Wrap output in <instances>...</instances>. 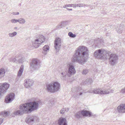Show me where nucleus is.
Listing matches in <instances>:
<instances>
[{
    "label": "nucleus",
    "mask_w": 125,
    "mask_h": 125,
    "mask_svg": "<svg viewBox=\"0 0 125 125\" xmlns=\"http://www.w3.org/2000/svg\"><path fill=\"white\" fill-rule=\"evenodd\" d=\"M89 55V51L85 46H79L75 50L72 59L73 62H76L83 65L86 62V59Z\"/></svg>",
    "instance_id": "1"
},
{
    "label": "nucleus",
    "mask_w": 125,
    "mask_h": 125,
    "mask_svg": "<svg viewBox=\"0 0 125 125\" xmlns=\"http://www.w3.org/2000/svg\"><path fill=\"white\" fill-rule=\"evenodd\" d=\"M47 90L52 93H54L58 91L60 88V84L57 82H51L46 85Z\"/></svg>",
    "instance_id": "2"
},
{
    "label": "nucleus",
    "mask_w": 125,
    "mask_h": 125,
    "mask_svg": "<svg viewBox=\"0 0 125 125\" xmlns=\"http://www.w3.org/2000/svg\"><path fill=\"white\" fill-rule=\"evenodd\" d=\"M107 56L106 59H109V64L111 65H114L117 63L118 57L116 54L108 52Z\"/></svg>",
    "instance_id": "3"
},
{
    "label": "nucleus",
    "mask_w": 125,
    "mask_h": 125,
    "mask_svg": "<svg viewBox=\"0 0 125 125\" xmlns=\"http://www.w3.org/2000/svg\"><path fill=\"white\" fill-rule=\"evenodd\" d=\"M108 52L103 49H99L95 51L94 52V55L96 58L106 60Z\"/></svg>",
    "instance_id": "4"
},
{
    "label": "nucleus",
    "mask_w": 125,
    "mask_h": 125,
    "mask_svg": "<svg viewBox=\"0 0 125 125\" xmlns=\"http://www.w3.org/2000/svg\"><path fill=\"white\" fill-rule=\"evenodd\" d=\"M41 101H39L37 102H30L24 104L26 108L28 109V113L29 111L35 110H37L38 107V104Z\"/></svg>",
    "instance_id": "5"
},
{
    "label": "nucleus",
    "mask_w": 125,
    "mask_h": 125,
    "mask_svg": "<svg viewBox=\"0 0 125 125\" xmlns=\"http://www.w3.org/2000/svg\"><path fill=\"white\" fill-rule=\"evenodd\" d=\"M114 91V90L112 89L110 90L109 89H102L101 88L95 89L93 91H88L89 93H94L95 94H107L109 93H113Z\"/></svg>",
    "instance_id": "6"
},
{
    "label": "nucleus",
    "mask_w": 125,
    "mask_h": 125,
    "mask_svg": "<svg viewBox=\"0 0 125 125\" xmlns=\"http://www.w3.org/2000/svg\"><path fill=\"white\" fill-rule=\"evenodd\" d=\"M45 39L44 36L40 34L38 35L37 39L32 42L33 46L35 48H38L45 41Z\"/></svg>",
    "instance_id": "7"
},
{
    "label": "nucleus",
    "mask_w": 125,
    "mask_h": 125,
    "mask_svg": "<svg viewBox=\"0 0 125 125\" xmlns=\"http://www.w3.org/2000/svg\"><path fill=\"white\" fill-rule=\"evenodd\" d=\"M20 110L16 111L13 112V114L15 115H22L24 113H28V110L26 108L24 104L20 105L19 107Z\"/></svg>",
    "instance_id": "8"
},
{
    "label": "nucleus",
    "mask_w": 125,
    "mask_h": 125,
    "mask_svg": "<svg viewBox=\"0 0 125 125\" xmlns=\"http://www.w3.org/2000/svg\"><path fill=\"white\" fill-rule=\"evenodd\" d=\"M41 62L39 60L34 59L30 63V67L33 70H38L40 67Z\"/></svg>",
    "instance_id": "9"
},
{
    "label": "nucleus",
    "mask_w": 125,
    "mask_h": 125,
    "mask_svg": "<svg viewBox=\"0 0 125 125\" xmlns=\"http://www.w3.org/2000/svg\"><path fill=\"white\" fill-rule=\"evenodd\" d=\"M67 67L68 68L67 76L69 77H70L72 75L75 73L76 71L73 64L72 63H68Z\"/></svg>",
    "instance_id": "10"
},
{
    "label": "nucleus",
    "mask_w": 125,
    "mask_h": 125,
    "mask_svg": "<svg viewBox=\"0 0 125 125\" xmlns=\"http://www.w3.org/2000/svg\"><path fill=\"white\" fill-rule=\"evenodd\" d=\"M10 62H13L17 63H22L24 62L25 58L24 57H21L19 55L16 56L15 58L11 57L10 59Z\"/></svg>",
    "instance_id": "11"
},
{
    "label": "nucleus",
    "mask_w": 125,
    "mask_h": 125,
    "mask_svg": "<svg viewBox=\"0 0 125 125\" xmlns=\"http://www.w3.org/2000/svg\"><path fill=\"white\" fill-rule=\"evenodd\" d=\"M15 94L13 93H10L7 95L5 99V102L9 103L11 102L14 99Z\"/></svg>",
    "instance_id": "12"
},
{
    "label": "nucleus",
    "mask_w": 125,
    "mask_h": 125,
    "mask_svg": "<svg viewBox=\"0 0 125 125\" xmlns=\"http://www.w3.org/2000/svg\"><path fill=\"white\" fill-rule=\"evenodd\" d=\"M38 119V117L36 116H28L26 118L25 121L26 123H29L33 122L37 120Z\"/></svg>",
    "instance_id": "13"
},
{
    "label": "nucleus",
    "mask_w": 125,
    "mask_h": 125,
    "mask_svg": "<svg viewBox=\"0 0 125 125\" xmlns=\"http://www.w3.org/2000/svg\"><path fill=\"white\" fill-rule=\"evenodd\" d=\"M25 82L24 83V85L26 88L31 86L33 83V81L29 79H26L25 80Z\"/></svg>",
    "instance_id": "14"
},
{
    "label": "nucleus",
    "mask_w": 125,
    "mask_h": 125,
    "mask_svg": "<svg viewBox=\"0 0 125 125\" xmlns=\"http://www.w3.org/2000/svg\"><path fill=\"white\" fill-rule=\"evenodd\" d=\"M118 111L120 113L125 112V104H121L117 108Z\"/></svg>",
    "instance_id": "15"
},
{
    "label": "nucleus",
    "mask_w": 125,
    "mask_h": 125,
    "mask_svg": "<svg viewBox=\"0 0 125 125\" xmlns=\"http://www.w3.org/2000/svg\"><path fill=\"white\" fill-rule=\"evenodd\" d=\"M59 125H67L66 119L64 118L61 117L58 121Z\"/></svg>",
    "instance_id": "16"
},
{
    "label": "nucleus",
    "mask_w": 125,
    "mask_h": 125,
    "mask_svg": "<svg viewBox=\"0 0 125 125\" xmlns=\"http://www.w3.org/2000/svg\"><path fill=\"white\" fill-rule=\"evenodd\" d=\"M81 112L82 115L84 116L90 117L91 115V113L85 110H83Z\"/></svg>",
    "instance_id": "17"
},
{
    "label": "nucleus",
    "mask_w": 125,
    "mask_h": 125,
    "mask_svg": "<svg viewBox=\"0 0 125 125\" xmlns=\"http://www.w3.org/2000/svg\"><path fill=\"white\" fill-rule=\"evenodd\" d=\"M124 27V25L121 24L120 26H118L117 28H116L115 29L117 33H122Z\"/></svg>",
    "instance_id": "18"
},
{
    "label": "nucleus",
    "mask_w": 125,
    "mask_h": 125,
    "mask_svg": "<svg viewBox=\"0 0 125 125\" xmlns=\"http://www.w3.org/2000/svg\"><path fill=\"white\" fill-rule=\"evenodd\" d=\"M60 78L62 80H65L66 78V71H63L60 73Z\"/></svg>",
    "instance_id": "19"
},
{
    "label": "nucleus",
    "mask_w": 125,
    "mask_h": 125,
    "mask_svg": "<svg viewBox=\"0 0 125 125\" xmlns=\"http://www.w3.org/2000/svg\"><path fill=\"white\" fill-rule=\"evenodd\" d=\"M49 49V47L48 45H45L43 48L42 53L44 55L46 54L47 51H48Z\"/></svg>",
    "instance_id": "20"
},
{
    "label": "nucleus",
    "mask_w": 125,
    "mask_h": 125,
    "mask_svg": "<svg viewBox=\"0 0 125 125\" xmlns=\"http://www.w3.org/2000/svg\"><path fill=\"white\" fill-rule=\"evenodd\" d=\"M23 68L24 67L22 65L20 67L18 72L17 78L20 77L23 71Z\"/></svg>",
    "instance_id": "21"
},
{
    "label": "nucleus",
    "mask_w": 125,
    "mask_h": 125,
    "mask_svg": "<svg viewBox=\"0 0 125 125\" xmlns=\"http://www.w3.org/2000/svg\"><path fill=\"white\" fill-rule=\"evenodd\" d=\"M82 91L83 90L80 88H78V89H77L76 90V91H77V94L76 95L77 96H75L74 97L76 98L77 97L78 95H81L83 93Z\"/></svg>",
    "instance_id": "22"
},
{
    "label": "nucleus",
    "mask_w": 125,
    "mask_h": 125,
    "mask_svg": "<svg viewBox=\"0 0 125 125\" xmlns=\"http://www.w3.org/2000/svg\"><path fill=\"white\" fill-rule=\"evenodd\" d=\"M5 70L3 68L0 69V78L3 77L5 75Z\"/></svg>",
    "instance_id": "23"
},
{
    "label": "nucleus",
    "mask_w": 125,
    "mask_h": 125,
    "mask_svg": "<svg viewBox=\"0 0 125 125\" xmlns=\"http://www.w3.org/2000/svg\"><path fill=\"white\" fill-rule=\"evenodd\" d=\"M54 47L56 51L58 52L60 50L61 48V44H57L56 43H54Z\"/></svg>",
    "instance_id": "24"
},
{
    "label": "nucleus",
    "mask_w": 125,
    "mask_h": 125,
    "mask_svg": "<svg viewBox=\"0 0 125 125\" xmlns=\"http://www.w3.org/2000/svg\"><path fill=\"white\" fill-rule=\"evenodd\" d=\"M54 43H56L61 44V41L60 38H56L54 41Z\"/></svg>",
    "instance_id": "25"
},
{
    "label": "nucleus",
    "mask_w": 125,
    "mask_h": 125,
    "mask_svg": "<svg viewBox=\"0 0 125 125\" xmlns=\"http://www.w3.org/2000/svg\"><path fill=\"white\" fill-rule=\"evenodd\" d=\"M93 80L91 78L87 79L85 82H84V83L87 84H90L92 83L93 82Z\"/></svg>",
    "instance_id": "26"
},
{
    "label": "nucleus",
    "mask_w": 125,
    "mask_h": 125,
    "mask_svg": "<svg viewBox=\"0 0 125 125\" xmlns=\"http://www.w3.org/2000/svg\"><path fill=\"white\" fill-rule=\"evenodd\" d=\"M82 115L80 111L76 113L75 115V116L77 118H80L82 116Z\"/></svg>",
    "instance_id": "27"
},
{
    "label": "nucleus",
    "mask_w": 125,
    "mask_h": 125,
    "mask_svg": "<svg viewBox=\"0 0 125 125\" xmlns=\"http://www.w3.org/2000/svg\"><path fill=\"white\" fill-rule=\"evenodd\" d=\"M0 115H2L4 117L7 116L9 115V113L7 111H3L0 113Z\"/></svg>",
    "instance_id": "28"
},
{
    "label": "nucleus",
    "mask_w": 125,
    "mask_h": 125,
    "mask_svg": "<svg viewBox=\"0 0 125 125\" xmlns=\"http://www.w3.org/2000/svg\"><path fill=\"white\" fill-rule=\"evenodd\" d=\"M17 34V32H13L12 33H9L8 34L9 36L11 37H12L16 36Z\"/></svg>",
    "instance_id": "29"
},
{
    "label": "nucleus",
    "mask_w": 125,
    "mask_h": 125,
    "mask_svg": "<svg viewBox=\"0 0 125 125\" xmlns=\"http://www.w3.org/2000/svg\"><path fill=\"white\" fill-rule=\"evenodd\" d=\"M18 20H20V22H18L19 23L21 24H23L25 23L26 21L25 19L23 18H20Z\"/></svg>",
    "instance_id": "30"
},
{
    "label": "nucleus",
    "mask_w": 125,
    "mask_h": 125,
    "mask_svg": "<svg viewBox=\"0 0 125 125\" xmlns=\"http://www.w3.org/2000/svg\"><path fill=\"white\" fill-rule=\"evenodd\" d=\"M54 103L53 101L52 100H50L48 102V106L49 107H51Z\"/></svg>",
    "instance_id": "31"
},
{
    "label": "nucleus",
    "mask_w": 125,
    "mask_h": 125,
    "mask_svg": "<svg viewBox=\"0 0 125 125\" xmlns=\"http://www.w3.org/2000/svg\"><path fill=\"white\" fill-rule=\"evenodd\" d=\"M84 5L82 4H75V6H73V7L75 8L76 7H82Z\"/></svg>",
    "instance_id": "32"
},
{
    "label": "nucleus",
    "mask_w": 125,
    "mask_h": 125,
    "mask_svg": "<svg viewBox=\"0 0 125 125\" xmlns=\"http://www.w3.org/2000/svg\"><path fill=\"white\" fill-rule=\"evenodd\" d=\"M20 20H16L15 19H11L10 20L11 22L12 23H15L18 22H20Z\"/></svg>",
    "instance_id": "33"
},
{
    "label": "nucleus",
    "mask_w": 125,
    "mask_h": 125,
    "mask_svg": "<svg viewBox=\"0 0 125 125\" xmlns=\"http://www.w3.org/2000/svg\"><path fill=\"white\" fill-rule=\"evenodd\" d=\"M68 35L72 38H74L75 37L76 35L75 34H73L72 32H70L68 33Z\"/></svg>",
    "instance_id": "34"
},
{
    "label": "nucleus",
    "mask_w": 125,
    "mask_h": 125,
    "mask_svg": "<svg viewBox=\"0 0 125 125\" xmlns=\"http://www.w3.org/2000/svg\"><path fill=\"white\" fill-rule=\"evenodd\" d=\"M88 72V69H84L82 71V73L83 74H86Z\"/></svg>",
    "instance_id": "35"
},
{
    "label": "nucleus",
    "mask_w": 125,
    "mask_h": 125,
    "mask_svg": "<svg viewBox=\"0 0 125 125\" xmlns=\"http://www.w3.org/2000/svg\"><path fill=\"white\" fill-rule=\"evenodd\" d=\"M67 22L66 21H62L60 23L61 25V26L62 27H64L66 24V23Z\"/></svg>",
    "instance_id": "36"
},
{
    "label": "nucleus",
    "mask_w": 125,
    "mask_h": 125,
    "mask_svg": "<svg viewBox=\"0 0 125 125\" xmlns=\"http://www.w3.org/2000/svg\"><path fill=\"white\" fill-rule=\"evenodd\" d=\"M62 28V26H61V24L59 23V24L56 27V28L55 29L56 30H58L59 29H60Z\"/></svg>",
    "instance_id": "37"
},
{
    "label": "nucleus",
    "mask_w": 125,
    "mask_h": 125,
    "mask_svg": "<svg viewBox=\"0 0 125 125\" xmlns=\"http://www.w3.org/2000/svg\"><path fill=\"white\" fill-rule=\"evenodd\" d=\"M72 5H71V4H66L65 5L63 6V8H67V7H72Z\"/></svg>",
    "instance_id": "38"
},
{
    "label": "nucleus",
    "mask_w": 125,
    "mask_h": 125,
    "mask_svg": "<svg viewBox=\"0 0 125 125\" xmlns=\"http://www.w3.org/2000/svg\"><path fill=\"white\" fill-rule=\"evenodd\" d=\"M121 93L123 94H125V87L124 88H123L122 89H121Z\"/></svg>",
    "instance_id": "39"
},
{
    "label": "nucleus",
    "mask_w": 125,
    "mask_h": 125,
    "mask_svg": "<svg viewBox=\"0 0 125 125\" xmlns=\"http://www.w3.org/2000/svg\"><path fill=\"white\" fill-rule=\"evenodd\" d=\"M65 112L64 109L63 108L60 111V113L62 114H63Z\"/></svg>",
    "instance_id": "40"
},
{
    "label": "nucleus",
    "mask_w": 125,
    "mask_h": 125,
    "mask_svg": "<svg viewBox=\"0 0 125 125\" xmlns=\"http://www.w3.org/2000/svg\"><path fill=\"white\" fill-rule=\"evenodd\" d=\"M12 14L13 15H18L19 14V12H13Z\"/></svg>",
    "instance_id": "41"
},
{
    "label": "nucleus",
    "mask_w": 125,
    "mask_h": 125,
    "mask_svg": "<svg viewBox=\"0 0 125 125\" xmlns=\"http://www.w3.org/2000/svg\"><path fill=\"white\" fill-rule=\"evenodd\" d=\"M3 119L0 118V124H1L3 123Z\"/></svg>",
    "instance_id": "42"
},
{
    "label": "nucleus",
    "mask_w": 125,
    "mask_h": 125,
    "mask_svg": "<svg viewBox=\"0 0 125 125\" xmlns=\"http://www.w3.org/2000/svg\"><path fill=\"white\" fill-rule=\"evenodd\" d=\"M69 110V109L68 108H65L64 109L65 112H67Z\"/></svg>",
    "instance_id": "43"
},
{
    "label": "nucleus",
    "mask_w": 125,
    "mask_h": 125,
    "mask_svg": "<svg viewBox=\"0 0 125 125\" xmlns=\"http://www.w3.org/2000/svg\"><path fill=\"white\" fill-rule=\"evenodd\" d=\"M66 9L67 10H69V11H72V9H69V8H66Z\"/></svg>",
    "instance_id": "44"
},
{
    "label": "nucleus",
    "mask_w": 125,
    "mask_h": 125,
    "mask_svg": "<svg viewBox=\"0 0 125 125\" xmlns=\"http://www.w3.org/2000/svg\"><path fill=\"white\" fill-rule=\"evenodd\" d=\"M17 27H15L14 28V29H17Z\"/></svg>",
    "instance_id": "45"
},
{
    "label": "nucleus",
    "mask_w": 125,
    "mask_h": 125,
    "mask_svg": "<svg viewBox=\"0 0 125 125\" xmlns=\"http://www.w3.org/2000/svg\"><path fill=\"white\" fill-rule=\"evenodd\" d=\"M71 5H72V7H73V6H75V4H71Z\"/></svg>",
    "instance_id": "46"
},
{
    "label": "nucleus",
    "mask_w": 125,
    "mask_h": 125,
    "mask_svg": "<svg viewBox=\"0 0 125 125\" xmlns=\"http://www.w3.org/2000/svg\"><path fill=\"white\" fill-rule=\"evenodd\" d=\"M32 46L31 45L30 46V48H32Z\"/></svg>",
    "instance_id": "47"
}]
</instances>
